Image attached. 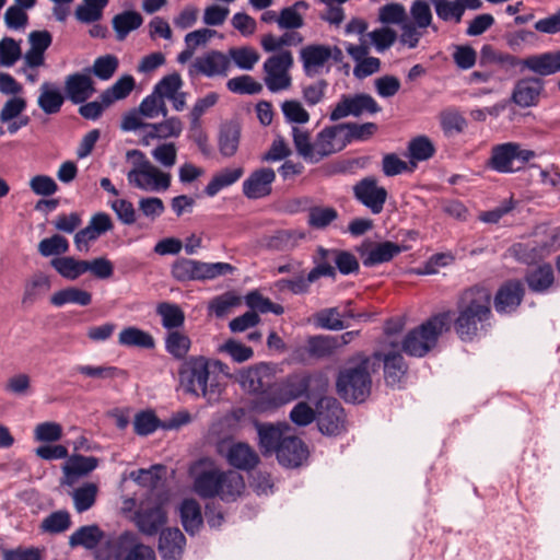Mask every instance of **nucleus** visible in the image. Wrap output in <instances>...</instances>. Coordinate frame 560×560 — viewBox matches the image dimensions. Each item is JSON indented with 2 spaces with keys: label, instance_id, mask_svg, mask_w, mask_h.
<instances>
[{
  "label": "nucleus",
  "instance_id": "obj_36",
  "mask_svg": "<svg viewBox=\"0 0 560 560\" xmlns=\"http://www.w3.org/2000/svg\"><path fill=\"white\" fill-rule=\"evenodd\" d=\"M65 97L56 85L44 82L40 85L37 104L45 114L54 115L60 112Z\"/></svg>",
  "mask_w": 560,
  "mask_h": 560
},
{
  "label": "nucleus",
  "instance_id": "obj_6",
  "mask_svg": "<svg viewBox=\"0 0 560 560\" xmlns=\"http://www.w3.org/2000/svg\"><path fill=\"white\" fill-rule=\"evenodd\" d=\"M235 267L229 262H203L189 258H178L171 267L172 277L178 282L208 281L231 275Z\"/></svg>",
  "mask_w": 560,
  "mask_h": 560
},
{
  "label": "nucleus",
  "instance_id": "obj_32",
  "mask_svg": "<svg viewBox=\"0 0 560 560\" xmlns=\"http://www.w3.org/2000/svg\"><path fill=\"white\" fill-rule=\"evenodd\" d=\"M374 357L384 362V374L387 384L396 385L407 372V364L399 352L382 354L376 352Z\"/></svg>",
  "mask_w": 560,
  "mask_h": 560
},
{
  "label": "nucleus",
  "instance_id": "obj_48",
  "mask_svg": "<svg viewBox=\"0 0 560 560\" xmlns=\"http://www.w3.org/2000/svg\"><path fill=\"white\" fill-rule=\"evenodd\" d=\"M343 132L346 145L352 141H366L377 131L375 122H343L340 124Z\"/></svg>",
  "mask_w": 560,
  "mask_h": 560
},
{
  "label": "nucleus",
  "instance_id": "obj_21",
  "mask_svg": "<svg viewBox=\"0 0 560 560\" xmlns=\"http://www.w3.org/2000/svg\"><path fill=\"white\" fill-rule=\"evenodd\" d=\"M276 179V173L270 167L255 170L243 182L242 189L246 198L256 200L269 196L272 191V183Z\"/></svg>",
  "mask_w": 560,
  "mask_h": 560
},
{
  "label": "nucleus",
  "instance_id": "obj_11",
  "mask_svg": "<svg viewBox=\"0 0 560 560\" xmlns=\"http://www.w3.org/2000/svg\"><path fill=\"white\" fill-rule=\"evenodd\" d=\"M381 110L382 107L370 94H342L330 112L329 119L337 121L348 116L360 117L364 114L374 115Z\"/></svg>",
  "mask_w": 560,
  "mask_h": 560
},
{
  "label": "nucleus",
  "instance_id": "obj_34",
  "mask_svg": "<svg viewBox=\"0 0 560 560\" xmlns=\"http://www.w3.org/2000/svg\"><path fill=\"white\" fill-rule=\"evenodd\" d=\"M243 174L244 168L241 166L223 168L212 176L203 191L208 197H214L222 189L228 188L240 180Z\"/></svg>",
  "mask_w": 560,
  "mask_h": 560
},
{
  "label": "nucleus",
  "instance_id": "obj_19",
  "mask_svg": "<svg viewBox=\"0 0 560 560\" xmlns=\"http://www.w3.org/2000/svg\"><path fill=\"white\" fill-rule=\"evenodd\" d=\"M115 560H155L154 550L138 541L133 533H122L116 545Z\"/></svg>",
  "mask_w": 560,
  "mask_h": 560
},
{
  "label": "nucleus",
  "instance_id": "obj_52",
  "mask_svg": "<svg viewBox=\"0 0 560 560\" xmlns=\"http://www.w3.org/2000/svg\"><path fill=\"white\" fill-rule=\"evenodd\" d=\"M338 218V212L332 207L315 206L308 209L307 224L316 230L326 229Z\"/></svg>",
  "mask_w": 560,
  "mask_h": 560
},
{
  "label": "nucleus",
  "instance_id": "obj_3",
  "mask_svg": "<svg viewBox=\"0 0 560 560\" xmlns=\"http://www.w3.org/2000/svg\"><path fill=\"white\" fill-rule=\"evenodd\" d=\"M370 358L358 354L339 371L336 380L337 394L346 402L361 404L371 394L372 377L369 371Z\"/></svg>",
  "mask_w": 560,
  "mask_h": 560
},
{
  "label": "nucleus",
  "instance_id": "obj_47",
  "mask_svg": "<svg viewBox=\"0 0 560 560\" xmlns=\"http://www.w3.org/2000/svg\"><path fill=\"white\" fill-rule=\"evenodd\" d=\"M291 135L296 153L307 163L314 164V141L308 130L293 126Z\"/></svg>",
  "mask_w": 560,
  "mask_h": 560
},
{
  "label": "nucleus",
  "instance_id": "obj_2",
  "mask_svg": "<svg viewBox=\"0 0 560 560\" xmlns=\"http://www.w3.org/2000/svg\"><path fill=\"white\" fill-rule=\"evenodd\" d=\"M221 366L220 361L210 362L205 357H190L178 371L179 384L184 390L194 396L211 400L219 396L221 388L219 375L211 366Z\"/></svg>",
  "mask_w": 560,
  "mask_h": 560
},
{
  "label": "nucleus",
  "instance_id": "obj_26",
  "mask_svg": "<svg viewBox=\"0 0 560 560\" xmlns=\"http://www.w3.org/2000/svg\"><path fill=\"white\" fill-rule=\"evenodd\" d=\"M255 428L258 434V445L264 456L276 454L278 446L284 441V430L288 428L282 424L256 422Z\"/></svg>",
  "mask_w": 560,
  "mask_h": 560
},
{
  "label": "nucleus",
  "instance_id": "obj_63",
  "mask_svg": "<svg viewBox=\"0 0 560 560\" xmlns=\"http://www.w3.org/2000/svg\"><path fill=\"white\" fill-rule=\"evenodd\" d=\"M315 323L318 327L327 330L337 331L346 327L338 307H329L319 311L315 315Z\"/></svg>",
  "mask_w": 560,
  "mask_h": 560
},
{
  "label": "nucleus",
  "instance_id": "obj_41",
  "mask_svg": "<svg viewBox=\"0 0 560 560\" xmlns=\"http://www.w3.org/2000/svg\"><path fill=\"white\" fill-rule=\"evenodd\" d=\"M180 521L184 529L194 535L202 525V514L200 505L194 499H186L179 508Z\"/></svg>",
  "mask_w": 560,
  "mask_h": 560
},
{
  "label": "nucleus",
  "instance_id": "obj_14",
  "mask_svg": "<svg viewBox=\"0 0 560 560\" xmlns=\"http://www.w3.org/2000/svg\"><path fill=\"white\" fill-rule=\"evenodd\" d=\"M231 68L228 55L219 50H209L195 58L189 67V74H201L207 78L226 77Z\"/></svg>",
  "mask_w": 560,
  "mask_h": 560
},
{
  "label": "nucleus",
  "instance_id": "obj_46",
  "mask_svg": "<svg viewBox=\"0 0 560 560\" xmlns=\"http://www.w3.org/2000/svg\"><path fill=\"white\" fill-rule=\"evenodd\" d=\"M98 460L93 456L72 455L63 466L67 477H82L93 471Z\"/></svg>",
  "mask_w": 560,
  "mask_h": 560
},
{
  "label": "nucleus",
  "instance_id": "obj_5",
  "mask_svg": "<svg viewBox=\"0 0 560 560\" xmlns=\"http://www.w3.org/2000/svg\"><path fill=\"white\" fill-rule=\"evenodd\" d=\"M450 322V313L431 316L405 336L402 350L410 357H424L436 346L439 337L447 329Z\"/></svg>",
  "mask_w": 560,
  "mask_h": 560
},
{
  "label": "nucleus",
  "instance_id": "obj_37",
  "mask_svg": "<svg viewBox=\"0 0 560 560\" xmlns=\"http://www.w3.org/2000/svg\"><path fill=\"white\" fill-rule=\"evenodd\" d=\"M118 343L124 347H137L147 350L155 347L153 336L136 326L124 328L118 335Z\"/></svg>",
  "mask_w": 560,
  "mask_h": 560
},
{
  "label": "nucleus",
  "instance_id": "obj_33",
  "mask_svg": "<svg viewBox=\"0 0 560 560\" xmlns=\"http://www.w3.org/2000/svg\"><path fill=\"white\" fill-rule=\"evenodd\" d=\"M182 131V120L176 116H172L164 121L148 125V131H145L143 136V142L144 144H149V139L177 138L180 136Z\"/></svg>",
  "mask_w": 560,
  "mask_h": 560
},
{
  "label": "nucleus",
  "instance_id": "obj_24",
  "mask_svg": "<svg viewBox=\"0 0 560 560\" xmlns=\"http://www.w3.org/2000/svg\"><path fill=\"white\" fill-rule=\"evenodd\" d=\"M94 92V82L88 74L75 72L65 80L66 97L75 105L86 102Z\"/></svg>",
  "mask_w": 560,
  "mask_h": 560
},
{
  "label": "nucleus",
  "instance_id": "obj_7",
  "mask_svg": "<svg viewBox=\"0 0 560 560\" xmlns=\"http://www.w3.org/2000/svg\"><path fill=\"white\" fill-rule=\"evenodd\" d=\"M535 156V151L523 149L517 142H503L491 148L486 167L499 174H512L521 171Z\"/></svg>",
  "mask_w": 560,
  "mask_h": 560
},
{
  "label": "nucleus",
  "instance_id": "obj_22",
  "mask_svg": "<svg viewBox=\"0 0 560 560\" xmlns=\"http://www.w3.org/2000/svg\"><path fill=\"white\" fill-rule=\"evenodd\" d=\"M524 287L520 280H511L500 287L494 296V308L499 314H511L521 305Z\"/></svg>",
  "mask_w": 560,
  "mask_h": 560
},
{
  "label": "nucleus",
  "instance_id": "obj_12",
  "mask_svg": "<svg viewBox=\"0 0 560 560\" xmlns=\"http://www.w3.org/2000/svg\"><path fill=\"white\" fill-rule=\"evenodd\" d=\"M316 421L326 435H338L345 430V410L334 397H320L316 402Z\"/></svg>",
  "mask_w": 560,
  "mask_h": 560
},
{
  "label": "nucleus",
  "instance_id": "obj_49",
  "mask_svg": "<svg viewBox=\"0 0 560 560\" xmlns=\"http://www.w3.org/2000/svg\"><path fill=\"white\" fill-rule=\"evenodd\" d=\"M156 313L161 316L162 326L167 330L173 331V329H178L184 325V312L176 304L167 302L160 303L156 307Z\"/></svg>",
  "mask_w": 560,
  "mask_h": 560
},
{
  "label": "nucleus",
  "instance_id": "obj_17",
  "mask_svg": "<svg viewBox=\"0 0 560 560\" xmlns=\"http://www.w3.org/2000/svg\"><path fill=\"white\" fill-rule=\"evenodd\" d=\"M328 54L324 44L304 46L299 52L304 74L307 78H314L324 72L328 73L331 68V65L328 62Z\"/></svg>",
  "mask_w": 560,
  "mask_h": 560
},
{
  "label": "nucleus",
  "instance_id": "obj_16",
  "mask_svg": "<svg viewBox=\"0 0 560 560\" xmlns=\"http://www.w3.org/2000/svg\"><path fill=\"white\" fill-rule=\"evenodd\" d=\"M346 147L341 125L323 128L314 139V163L341 151Z\"/></svg>",
  "mask_w": 560,
  "mask_h": 560
},
{
  "label": "nucleus",
  "instance_id": "obj_13",
  "mask_svg": "<svg viewBox=\"0 0 560 560\" xmlns=\"http://www.w3.org/2000/svg\"><path fill=\"white\" fill-rule=\"evenodd\" d=\"M352 192L354 199L373 214H380L383 211L388 197L386 188L380 186L374 176H366L358 180L352 187Z\"/></svg>",
  "mask_w": 560,
  "mask_h": 560
},
{
  "label": "nucleus",
  "instance_id": "obj_44",
  "mask_svg": "<svg viewBox=\"0 0 560 560\" xmlns=\"http://www.w3.org/2000/svg\"><path fill=\"white\" fill-rule=\"evenodd\" d=\"M335 250L323 246L317 247L316 255L313 257L315 267L310 270L311 279L318 280L320 277L335 278L336 268L332 266V262H335Z\"/></svg>",
  "mask_w": 560,
  "mask_h": 560
},
{
  "label": "nucleus",
  "instance_id": "obj_9",
  "mask_svg": "<svg viewBox=\"0 0 560 560\" xmlns=\"http://www.w3.org/2000/svg\"><path fill=\"white\" fill-rule=\"evenodd\" d=\"M238 383L244 390L255 395L252 400V409L258 413H264L265 411L258 409L259 401L261 398H265V396L269 394V389L276 385L270 366L267 363H259L241 371L238 374Z\"/></svg>",
  "mask_w": 560,
  "mask_h": 560
},
{
  "label": "nucleus",
  "instance_id": "obj_43",
  "mask_svg": "<svg viewBox=\"0 0 560 560\" xmlns=\"http://www.w3.org/2000/svg\"><path fill=\"white\" fill-rule=\"evenodd\" d=\"M338 349V337L316 335L311 336L306 342V350L310 357L324 359L332 355Z\"/></svg>",
  "mask_w": 560,
  "mask_h": 560
},
{
  "label": "nucleus",
  "instance_id": "obj_28",
  "mask_svg": "<svg viewBox=\"0 0 560 560\" xmlns=\"http://www.w3.org/2000/svg\"><path fill=\"white\" fill-rule=\"evenodd\" d=\"M544 83L538 78L520 80L512 92V101L521 107H530L537 104Z\"/></svg>",
  "mask_w": 560,
  "mask_h": 560
},
{
  "label": "nucleus",
  "instance_id": "obj_20",
  "mask_svg": "<svg viewBox=\"0 0 560 560\" xmlns=\"http://www.w3.org/2000/svg\"><path fill=\"white\" fill-rule=\"evenodd\" d=\"M166 512L161 504L141 505L133 515V522L138 529L147 535L154 536L165 525Z\"/></svg>",
  "mask_w": 560,
  "mask_h": 560
},
{
  "label": "nucleus",
  "instance_id": "obj_18",
  "mask_svg": "<svg viewBox=\"0 0 560 560\" xmlns=\"http://www.w3.org/2000/svg\"><path fill=\"white\" fill-rule=\"evenodd\" d=\"M405 249V247L394 242L385 241L363 244L358 252L364 267H375L390 261Z\"/></svg>",
  "mask_w": 560,
  "mask_h": 560
},
{
  "label": "nucleus",
  "instance_id": "obj_15",
  "mask_svg": "<svg viewBox=\"0 0 560 560\" xmlns=\"http://www.w3.org/2000/svg\"><path fill=\"white\" fill-rule=\"evenodd\" d=\"M127 180L130 186L144 191H163L171 186V175L162 172L152 163L138 173L129 171Z\"/></svg>",
  "mask_w": 560,
  "mask_h": 560
},
{
  "label": "nucleus",
  "instance_id": "obj_30",
  "mask_svg": "<svg viewBox=\"0 0 560 560\" xmlns=\"http://www.w3.org/2000/svg\"><path fill=\"white\" fill-rule=\"evenodd\" d=\"M524 279L532 292L545 294L555 283V272L550 264L544 262L529 269Z\"/></svg>",
  "mask_w": 560,
  "mask_h": 560
},
{
  "label": "nucleus",
  "instance_id": "obj_57",
  "mask_svg": "<svg viewBox=\"0 0 560 560\" xmlns=\"http://www.w3.org/2000/svg\"><path fill=\"white\" fill-rule=\"evenodd\" d=\"M228 56L237 68L247 71L252 70L260 58L254 48L247 46L231 48Z\"/></svg>",
  "mask_w": 560,
  "mask_h": 560
},
{
  "label": "nucleus",
  "instance_id": "obj_27",
  "mask_svg": "<svg viewBox=\"0 0 560 560\" xmlns=\"http://www.w3.org/2000/svg\"><path fill=\"white\" fill-rule=\"evenodd\" d=\"M185 545L186 538L177 527L161 530L158 548L162 560H179Z\"/></svg>",
  "mask_w": 560,
  "mask_h": 560
},
{
  "label": "nucleus",
  "instance_id": "obj_60",
  "mask_svg": "<svg viewBox=\"0 0 560 560\" xmlns=\"http://www.w3.org/2000/svg\"><path fill=\"white\" fill-rule=\"evenodd\" d=\"M119 66V60L115 55H104L97 57L92 66V73L102 81L109 80Z\"/></svg>",
  "mask_w": 560,
  "mask_h": 560
},
{
  "label": "nucleus",
  "instance_id": "obj_51",
  "mask_svg": "<svg viewBox=\"0 0 560 560\" xmlns=\"http://www.w3.org/2000/svg\"><path fill=\"white\" fill-rule=\"evenodd\" d=\"M245 302L253 312H259L261 314L272 313L275 315H281L284 312L282 305L273 303L270 299L265 298L256 290L246 294Z\"/></svg>",
  "mask_w": 560,
  "mask_h": 560
},
{
  "label": "nucleus",
  "instance_id": "obj_1",
  "mask_svg": "<svg viewBox=\"0 0 560 560\" xmlns=\"http://www.w3.org/2000/svg\"><path fill=\"white\" fill-rule=\"evenodd\" d=\"M490 302V293L483 288H470L462 294L457 304L458 315L454 322V328L463 341H472L479 330H483L489 325Z\"/></svg>",
  "mask_w": 560,
  "mask_h": 560
},
{
  "label": "nucleus",
  "instance_id": "obj_31",
  "mask_svg": "<svg viewBox=\"0 0 560 560\" xmlns=\"http://www.w3.org/2000/svg\"><path fill=\"white\" fill-rule=\"evenodd\" d=\"M241 140V128L236 122L223 124L219 131L218 148L224 158H232L237 152Z\"/></svg>",
  "mask_w": 560,
  "mask_h": 560
},
{
  "label": "nucleus",
  "instance_id": "obj_50",
  "mask_svg": "<svg viewBox=\"0 0 560 560\" xmlns=\"http://www.w3.org/2000/svg\"><path fill=\"white\" fill-rule=\"evenodd\" d=\"M190 346L189 337L178 330L170 331L165 337V350L177 360L186 358Z\"/></svg>",
  "mask_w": 560,
  "mask_h": 560
},
{
  "label": "nucleus",
  "instance_id": "obj_23",
  "mask_svg": "<svg viewBox=\"0 0 560 560\" xmlns=\"http://www.w3.org/2000/svg\"><path fill=\"white\" fill-rule=\"evenodd\" d=\"M279 464L287 468H296L308 456L307 446L298 436H287L276 453Z\"/></svg>",
  "mask_w": 560,
  "mask_h": 560
},
{
  "label": "nucleus",
  "instance_id": "obj_54",
  "mask_svg": "<svg viewBox=\"0 0 560 560\" xmlns=\"http://www.w3.org/2000/svg\"><path fill=\"white\" fill-rule=\"evenodd\" d=\"M138 110L141 116L147 118H155L159 115L167 116L166 104L154 89L141 101Z\"/></svg>",
  "mask_w": 560,
  "mask_h": 560
},
{
  "label": "nucleus",
  "instance_id": "obj_61",
  "mask_svg": "<svg viewBox=\"0 0 560 560\" xmlns=\"http://www.w3.org/2000/svg\"><path fill=\"white\" fill-rule=\"evenodd\" d=\"M378 21L384 25H402L407 21L406 9L398 2L384 4L378 9Z\"/></svg>",
  "mask_w": 560,
  "mask_h": 560
},
{
  "label": "nucleus",
  "instance_id": "obj_45",
  "mask_svg": "<svg viewBox=\"0 0 560 560\" xmlns=\"http://www.w3.org/2000/svg\"><path fill=\"white\" fill-rule=\"evenodd\" d=\"M136 81L132 75L124 74L110 88L103 91L100 98L112 105L115 101L126 98L133 90Z\"/></svg>",
  "mask_w": 560,
  "mask_h": 560
},
{
  "label": "nucleus",
  "instance_id": "obj_55",
  "mask_svg": "<svg viewBox=\"0 0 560 560\" xmlns=\"http://www.w3.org/2000/svg\"><path fill=\"white\" fill-rule=\"evenodd\" d=\"M97 487L95 483L86 482L73 490L72 499L77 512L83 513L90 510L96 500Z\"/></svg>",
  "mask_w": 560,
  "mask_h": 560
},
{
  "label": "nucleus",
  "instance_id": "obj_35",
  "mask_svg": "<svg viewBox=\"0 0 560 560\" xmlns=\"http://www.w3.org/2000/svg\"><path fill=\"white\" fill-rule=\"evenodd\" d=\"M142 23V15L135 10L122 11L116 14L112 20V25L118 40H124L129 33L138 30Z\"/></svg>",
  "mask_w": 560,
  "mask_h": 560
},
{
  "label": "nucleus",
  "instance_id": "obj_4",
  "mask_svg": "<svg viewBox=\"0 0 560 560\" xmlns=\"http://www.w3.org/2000/svg\"><path fill=\"white\" fill-rule=\"evenodd\" d=\"M245 488L242 475L236 471H220L211 468L195 477L194 490L203 499L220 497L224 501H234Z\"/></svg>",
  "mask_w": 560,
  "mask_h": 560
},
{
  "label": "nucleus",
  "instance_id": "obj_58",
  "mask_svg": "<svg viewBox=\"0 0 560 560\" xmlns=\"http://www.w3.org/2000/svg\"><path fill=\"white\" fill-rule=\"evenodd\" d=\"M226 88L230 92L241 95H255L262 90V85L248 74L230 79L226 82Z\"/></svg>",
  "mask_w": 560,
  "mask_h": 560
},
{
  "label": "nucleus",
  "instance_id": "obj_38",
  "mask_svg": "<svg viewBox=\"0 0 560 560\" xmlns=\"http://www.w3.org/2000/svg\"><path fill=\"white\" fill-rule=\"evenodd\" d=\"M308 3L304 0L295 1L289 7L280 10L279 30L282 31H296L304 26V18L301 10H307Z\"/></svg>",
  "mask_w": 560,
  "mask_h": 560
},
{
  "label": "nucleus",
  "instance_id": "obj_56",
  "mask_svg": "<svg viewBox=\"0 0 560 560\" xmlns=\"http://www.w3.org/2000/svg\"><path fill=\"white\" fill-rule=\"evenodd\" d=\"M429 2L433 5L435 14L441 21H453L455 23L462 21L463 13L457 0H429Z\"/></svg>",
  "mask_w": 560,
  "mask_h": 560
},
{
  "label": "nucleus",
  "instance_id": "obj_62",
  "mask_svg": "<svg viewBox=\"0 0 560 560\" xmlns=\"http://www.w3.org/2000/svg\"><path fill=\"white\" fill-rule=\"evenodd\" d=\"M70 526L71 518L69 512L60 510L46 516L40 527L46 533L59 534L69 529Z\"/></svg>",
  "mask_w": 560,
  "mask_h": 560
},
{
  "label": "nucleus",
  "instance_id": "obj_25",
  "mask_svg": "<svg viewBox=\"0 0 560 560\" xmlns=\"http://www.w3.org/2000/svg\"><path fill=\"white\" fill-rule=\"evenodd\" d=\"M228 463L240 470L250 471L260 462L257 452L245 442H233L226 451Z\"/></svg>",
  "mask_w": 560,
  "mask_h": 560
},
{
  "label": "nucleus",
  "instance_id": "obj_40",
  "mask_svg": "<svg viewBox=\"0 0 560 560\" xmlns=\"http://www.w3.org/2000/svg\"><path fill=\"white\" fill-rule=\"evenodd\" d=\"M92 302V294L85 290L77 287H69L56 291L50 296V303L56 307H61L66 304H77L80 306H88Z\"/></svg>",
  "mask_w": 560,
  "mask_h": 560
},
{
  "label": "nucleus",
  "instance_id": "obj_59",
  "mask_svg": "<svg viewBox=\"0 0 560 560\" xmlns=\"http://www.w3.org/2000/svg\"><path fill=\"white\" fill-rule=\"evenodd\" d=\"M69 250L68 240L60 235L54 234L50 237L43 238L38 243V253L43 257L60 256Z\"/></svg>",
  "mask_w": 560,
  "mask_h": 560
},
{
  "label": "nucleus",
  "instance_id": "obj_8",
  "mask_svg": "<svg viewBox=\"0 0 560 560\" xmlns=\"http://www.w3.org/2000/svg\"><path fill=\"white\" fill-rule=\"evenodd\" d=\"M303 396L310 398L305 373L292 374L280 383L276 382L269 394L260 399L258 409L272 411Z\"/></svg>",
  "mask_w": 560,
  "mask_h": 560
},
{
  "label": "nucleus",
  "instance_id": "obj_10",
  "mask_svg": "<svg viewBox=\"0 0 560 560\" xmlns=\"http://www.w3.org/2000/svg\"><path fill=\"white\" fill-rule=\"evenodd\" d=\"M293 66V56L290 50H281L264 62L265 84L272 93L290 88L291 77L289 69Z\"/></svg>",
  "mask_w": 560,
  "mask_h": 560
},
{
  "label": "nucleus",
  "instance_id": "obj_42",
  "mask_svg": "<svg viewBox=\"0 0 560 560\" xmlns=\"http://www.w3.org/2000/svg\"><path fill=\"white\" fill-rule=\"evenodd\" d=\"M51 267L65 279L74 281L86 272L85 260L70 256L56 257L50 260Z\"/></svg>",
  "mask_w": 560,
  "mask_h": 560
},
{
  "label": "nucleus",
  "instance_id": "obj_64",
  "mask_svg": "<svg viewBox=\"0 0 560 560\" xmlns=\"http://www.w3.org/2000/svg\"><path fill=\"white\" fill-rule=\"evenodd\" d=\"M22 57L20 42L12 37H3L0 40V65L12 67Z\"/></svg>",
  "mask_w": 560,
  "mask_h": 560
},
{
  "label": "nucleus",
  "instance_id": "obj_53",
  "mask_svg": "<svg viewBox=\"0 0 560 560\" xmlns=\"http://www.w3.org/2000/svg\"><path fill=\"white\" fill-rule=\"evenodd\" d=\"M408 156L411 161H427L435 153V148L425 136H418L408 143Z\"/></svg>",
  "mask_w": 560,
  "mask_h": 560
},
{
  "label": "nucleus",
  "instance_id": "obj_39",
  "mask_svg": "<svg viewBox=\"0 0 560 560\" xmlns=\"http://www.w3.org/2000/svg\"><path fill=\"white\" fill-rule=\"evenodd\" d=\"M104 533L101 528L93 525H85L78 528L69 537V545L72 548L84 547L85 549H94L103 539Z\"/></svg>",
  "mask_w": 560,
  "mask_h": 560
},
{
  "label": "nucleus",
  "instance_id": "obj_29",
  "mask_svg": "<svg viewBox=\"0 0 560 560\" xmlns=\"http://www.w3.org/2000/svg\"><path fill=\"white\" fill-rule=\"evenodd\" d=\"M523 67L540 77L560 72V51L532 55L523 59Z\"/></svg>",
  "mask_w": 560,
  "mask_h": 560
}]
</instances>
